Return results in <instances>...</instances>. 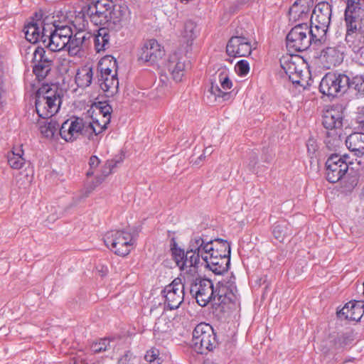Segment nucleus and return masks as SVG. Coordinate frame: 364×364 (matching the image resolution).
Here are the masks:
<instances>
[{"instance_id":"37","label":"nucleus","mask_w":364,"mask_h":364,"mask_svg":"<svg viewBox=\"0 0 364 364\" xmlns=\"http://www.w3.org/2000/svg\"><path fill=\"white\" fill-rule=\"evenodd\" d=\"M40 25L41 23L31 22L26 25L23 28L25 37L28 41L36 43L38 41H41L42 31Z\"/></svg>"},{"instance_id":"11","label":"nucleus","mask_w":364,"mask_h":364,"mask_svg":"<svg viewBox=\"0 0 364 364\" xmlns=\"http://www.w3.org/2000/svg\"><path fill=\"white\" fill-rule=\"evenodd\" d=\"M350 157L347 154L343 156L332 154L326 162V178L330 183H334L348 177Z\"/></svg>"},{"instance_id":"13","label":"nucleus","mask_w":364,"mask_h":364,"mask_svg":"<svg viewBox=\"0 0 364 364\" xmlns=\"http://www.w3.org/2000/svg\"><path fill=\"white\" fill-rule=\"evenodd\" d=\"M234 279V277H230L228 281L223 279L217 284L212 299L215 304L235 305L238 302L239 296Z\"/></svg>"},{"instance_id":"40","label":"nucleus","mask_w":364,"mask_h":364,"mask_svg":"<svg viewBox=\"0 0 364 364\" xmlns=\"http://www.w3.org/2000/svg\"><path fill=\"white\" fill-rule=\"evenodd\" d=\"M272 234L276 240L283 242L286 237L291 234L289 224L286 221L276 223L273 226Z\"/></svg>"},{"instance_id":"57","label":"nucleus","mask_w":364,"mask_h":364,"mask_svg":"<svg viewBox=\"0 0 364 364\" xmlns=\"http://www.w3.org/2000/svg\"><path fill=\"white\" fill-rule=\"evenodd\" d=\"M307 149L309 153H314L316 150V142L314 139H309L306 144Z\"/></svg>"},{"instance_id":"48","label":"nucleus","mask_w":364,"mask_h":364,"mask_svg":"<svg viewBox=\"0 0 364 364\" xmlns=\"http://www.w3.org/2000/svg\"><path fill=\"white\" fill-rule=\"evenodd\" d=\"M360 33L346 31L345 42L353 50L359 48L360 41L358 36Z\"/></svg>"},{"instance_id":"24","label":"nucleus","mask_w":364,"mask_h":364,"mask_svg":"<svg viewBox=\"0 0 364 364\" xmlns=\"http://www.w3.org/2000/svg\"><path fill=\"white\" fill-rule=\"evenodd\" d=\"M364 314V301H353L347 303L337 312L341 318L349 321H359Z\"/></svg>"},{"instance_id":"46","label":"nucleus","mask_w":364,"mask_h":364,"mask_svg":"<svg viewBox=\"0 0 364 364\" xmlns=\"http://www.w3.org/2000/svg\"><path fill=\"white\" fill-rule=\"evenodd\" d=\"M96 107L99 109L100 114H102L105 124H109L111 119L112 107L106 102H99Z\"/></svg>"},{"instance_id":"16","label":"nucleus","mask_w":364,"mask_h":364,"mask_svg":"<svg viewBox=\"0 0 364 364\" xmlns=\"http://www.w3.org/2000/svg\"><path fill=\"white\" fill-rule=\"evenodd\" d=\"M252 47L249 38L236 31V35L232 36L226 46V53L231 57H245L251 54Z\"/></svg>"},{"instance_id":"49","label":"nucleus","mask_w":364,"mask_h":364,"mask_svg":"<svg viewBox=\"0 0 364 364\" xmlns=\"http://www.w3.org/2000/svg\"><path fill=\"white\" fill-rule=\"evenodd\" d=\"M346 31L360 33L363 25L361 19L344 18Z\"/></svg>"},{"instance_id":"44","label":"nucleus","mask_w":364,"mask_h":364,"mask_svg":"<svg viewBox=\"0 0 364 364\" xmlns=\"http://www.w3.org/2000/svg\"><path fill=\"white\" fill-rule=\"evenodd\" d=\"M53 65L33 63V73L39 80H43L49 73Z\"/></svg>"},{"instance_id":"61","label":"nucleus","mask_w":364,"mask_h":364,"mask_svg":"<svg viewBox=\"0 0 364 364\" xmlns=\"http://www.w3.org/2000/svg\"><path fill=\"white\" fill-rule=\"evenodd\" d=\"M235 11H236V9H233L232 7H230V12L234 13V12H235Z\"/></svg>"},{"instance_id":"34","label":"nucleus","mask_w":364,"mask_h":364,"mask_svg":"<svg viewBox=\"0 0 364 364\" xmlns=\"http://www.w3.org/2000/svg\"><path fill=\"white\" fill-rule=\"evenodd\" d=\"M205 266L216 274H222L227 272L230 264V256H225L210 259L204 262Z\"/></svg>"},{"instance_id":"52","label":"nucleus","mask_w":364,"mask_h":364,"mask_svg":"<svg viewBox=\"0 0 364 364\" xmlns=\"http://www.w3.org/2000/svg\"><path fill=\"white\" fill-rule=\"evenodd\" d=\"M235 70L240 76L246 75L250 71V65L247 60H241L235 65Z\"/></svg>"},{"instance_id":"59","label":"nucleus","mask_w":364,"mask_h":364,"mask_svg":"<svg viewBox=\"0 0 364 364\" xmlns=\"http://www.w3.org/2000/svg\"><path fill=\"white\" fill-rule=\"evenodd\" d=\"M358 183V178L356 177H352L350 182L348 186H346L348 189L353 188Z\"/></svg>"},{"instance_id":"17","label":"nucleus","mask_w":364,"mask_h":364,"mask_svg":"<svg viewBox=\"0 0 364 364\" xmlns=\"http://www.w3.org/2000/svg\"><path fill=\"white\" fill-rule=\"evenodd\" d=\"M59 134L66 141H73L80 135H86L85 121L80 117H72L65 121L59 129Z\"/></svg>"},{"instance_id":"25","label":"nucleus","mask_w":364,"mask_h":364,"mask_svg":"<svg viewBox=\"0 0 364 364\" xmlns=\"http://www.w3.org/2000/svg\"><path fill=\"white\" fill-rule=\"evenodd\" d=\"M209 245L210 240L207 236L194 233L190 239L188 247L198 254L203 261L205 262L208 259Z\"/></svg>"},{"instance_id":"20","label":"nucleus","mask_w":364,"mask_h":364,"mask_svg":"<svg viewBox=\"0 0 364 364\" xmlns=\"http://www.w3.org/2000/svg\"><path fill=\"white\" fill-rule=\"evenodd\" d=\"M92 33L87 32H76L70 36V41L66 46V50L70 56L80 55L84 49L87 48L90 43Z\"/></svg>"},{"instance_id":"14","label":"nucleus","mask_w":364,"mask_h":364,"mask_svg":"<svg viewBox=\"0 0 364 364\" xmlns=\"http://www.w3.org/2000/svg\"><path fill=\"white\" fill-rule=\"evenodd\" d=\"M161 293L165 299V306L170 310L177 309L184 299V284L181 279L176 278L166 286Z\"/></svg>"},{"instance_id":"51","label":"nucleus","mask_w":364,"mask_h":364,"mask_svg":"<svg viewBox=\"0 0 364 364\" xmlns=\"http://www.w3.org/2000/svg\"><path fill=\"white\" fill-rule=\"evenodd\" d=\"M107 61H109V63H112V61H113L112 62L113 66L114 67L116 66V63H117L116 60H113V58L109 59V58H104L102 60V62H101L100 64V75H103V76L113 75L114 72L112 71V70L109 67L105 66V64L106 63Z\"/></svg>"},{"instance_id":"21","label":"nucleus","mask_w":364,"mask_h":364,"mask_svg":"<svg viewBox=\"0 0 364 364\" xmlns=\"http://www.w3.org/2000/svg\"><path fill=\"white\" fill-rule=\"evenodd\" d=\"M292 55L291 54L289 57L282 59L280 60L281 67L293 84L301 85V80H303V70L301 65L295 60L300 62V60L297 58L294 59Z\"/></svg>"},{"instance_id":"31","label":"nucleus","mask_w":364,"mask_h":364,"mask_svg":"<svg viewBox=\"0 0 364 364\" xmlns=\"http://www.w3.org/2000/svg\"><path fill=\"white\" fill-rule=\"evenodd\" d=\"M108 124H105L104 120L99 122L98 119L92 120V122H85V127L86 135L90 140H92L95 143H98L100 139L98 135L107 129Z\"/></svg>"},{"instance_id":"30","label":"nucleus","mask_w":364,"mask_h":364,"mask_svg":"<svg viewBox=\"0 0 364 364\" xmlns=\"http://www.w3.org/2000/svg\"><path fill=\"white\" fill-rule=\"evenodd\" d=\"M198 33V31L196 23L191 20L186 21L181 36V42L186 44L184 48L186 53L191 50L193 43L196 38Z\"/></svg>"},{"instance_id":"23","label":"nucleus","mask_w":364,"mask_h":364,"mask_svg":"<svg viewBox=\"0 0 364 364\" xmlns=\"http://www.w3.org/2000/svg\"><path fill=\"white\" fill-rule=\"evenodd\" d=\"M314 6V0H296L289 9V19L294 21L309 19Z\"/></svg>"},{"instance_id":"60","label":"nucleus","mask_w":364,"mask_h":364,"mask_svg":"<svg viewBox=\"0 0 364 364\" xmlns=\"http://www.w3.org/2000/svg\"><path fill=\"white\" fill-rule=\"evenodd\" d=\"M128 361V357L127 355H125L119 360L118 364H129Z\"/></svg>"},{"instance_id":"3","label":"nucleus","mask_w":364,"mask_h":364,"mask_svg":"<svg viewBox=\"0 0 364 364\" xmlns=\"http://www.w3.org/2000/svg\"><path fill=\"white\" fill-rule=\"evenodd\" d=\"M61 103V91L55 84H44L36 93V110L42 119H47L55 114Z\"/></svg>"},{"instance_id":"39","label":"nucleus","mask_w":364,"mask_h":364,"mask_svg":"<svg viewBox=\"0 0 364 364\" xmlns=\"http://www.w3.org/2000/svg\"><path fill=\"white\" fill-rule=\"evenodd\" d=\"M23 150L21 146L18 148H14L8 153L7 161L9 166L14 169H20L25 164V159L23 158Z\"/></svg>"},{"instance_id":"43","label":"nucleus","mask_w":364,"mask_h":364,"mask_svg":"<svg viewBox=\"0 0 364 364\" xmlns=\"http://www.w3.org/2000/svg\"><path fill=\"white\" fill-rule=\"evenodd\" d=\"M210 244L215 250H223L224 255L230 256V245L227 240L220 238L210 240Z\"/></svg>"},{"instance_id":"27","label":"nucleus","mask_w":364,"mask_h":364,"mask_svg":"<svg viewBox=\"0 0 364 364\" xmlns=\"http://www.w3.org/2000/svg\"><path fill=\"white\" fill-rule=\"evenodd\" d=\"M348 149L354 156H364V133L353 132L348 136L345 141Z\"/></svg>"},{"instance_id":"18","label":"nucleus","mask_w":364,"mask_h":364,"mask_svg":"<svg viewBox=\"0 0 364 364\" xmlns=\"http://www.w3.org/2000/svg\"><path fill=\"white\" fill-rule=\"evenodd\" d=\"M165 55V50L156 40L150 39L144 43L139 53V60L151 65L157 63Z\"/></svg>"},{"instance_id":"19","label":"nucleus","mask_w":364,"mask_h":364,"mask_svg":"<svg viewBox=\"0 0 364 364\" xmlns=\"http://www.w3.org/2000/svg\"><path fill=\"white\" fill-rule=\"evenodd\" d=\"M344 48L341 45L327 46L320 54L319 60L323 68L331 69L339 65L343 60Z\"/></svg>"},{"instance_id":"63","label":"nucleus","mask_w":364,"mask_h":364,"mask_svg":"<svg viewBox=\"0 0 364 364\" xmlns=\"http://www.w3.org/2000/svg\"><path fill=\"white\" fill-rule=\"evenodd\" d=\"M363 1H364V0H363Z\"/></svg>"},{"instance_id":"9","label":"nucleus","mask_w":364,"mask_h":364,"mask_svg":"<svg viewBox=\"0 0 364 364\" xmlns=\"http://www.w3.org/2000/svg\"><path fill=\"white\" fill-rule=\"evenodd\" d=\"M349 87L348 76L343 73H326L319 84L320 92L328 98L344 93Z\"/></svg>"},{"instance_id":"36","label":"nucleus","mask_w":364,"mask_h":364,"mask_svg":"<svg viewBox=\"0 0 364 364\" xmlns=\"http://www.w3.org/2000/svg\"><path fill=\"white\" fill-rule=\"evenodd\" d=\"M328 26L321 23H311V26L309 27V35L311 36V42L317 43L324 41Z\"/></svg>"},{"instance_id":"47","label":"nucleus","mask_w":364,"mask_h":364,"mask_svg":"<svg viewBox=\"0 0 364 364\" xmlns=\"http://www.w3.org/2000/svg\"><path fill=\"white\" fill-rule=\"evenodd\" d=\"M144 359L148 364H161L162 362V359L159 356V350L156 348H151L147 350Z\"/></svg>"},{"instance_id":"50","label":"nucleus","mask_w":364,"mask_h":364,"mask_svg":"<svg viewBox=\"0 0 364 364\" xmlns=\"http://www.w3.org/2000/svg\"><path fill=\"white\" fill-rule=\"evenodd\" d=\"M117 166V162L114 161H107L105 164L104 168L102 170V176L97 177V185L100 184L104 180L105 178L109 176L112 169Z\"/></svg>"},{"instance_id":"28","label":"nucleus","mask_w":364,"mask_h":364,"mask_svg":"<svg viewBox=\"0 0 364 364\" xmlns=\"http://www.w3.org/2000/svg\"><path fill=\"white\" fill-rule=\"evenodd\" d=\"M98 84L106 96H114L118 92L119 88V80L117 78V70H115L114 71L113 75H99Z\"/></svg>"},{"instance_id":"10","label":"nucleus","mask_w":364,"mask_h":364,"mask_svg":"<svg viewBox=\"0 0 364 364\" xmlns=\"http://www.w3.org/2000/svg\"><path fill=\"white\" fill-rule=\"evenodd\" d=\"M311 43L307 23H299L295 26L286 37L287 48L291 55L307 50Z\"/></svg>"},{"instance_id":"56","label":"nucleus","mask_w":364,"mask_h":364,"mask_svg":"<svg viewBox=\"0 0 364 364\" xmlns=\"http://www.w3.org/2000/svg\"><path fill=\"white\" fill-rule=\"evenodd\" d=\"M100 161L96 156H92L89 160V165L90 168H95L98 166Z\"/></svg>"},{"instance_id":"38","label":"nucleus","mask_w":364,"mask_h":364,"mask_svg":"<svg viewBox=\"0 0 364 364\" xmlns=\"http://www.w3.org/2000/svg\"><path fill=\"white\" fill-rule=\"evenodd\" d=\"M86 9L87 7H85L82 10L75 12V15L71 16L70 21L76 32L85 33V31L88 27V21L86 18Z\"/></svg>"},{"instance_id":"15","label":"nucleus","mask_w":364,"mask_h":364,"mask_svg":"<svg viewBox=\"0 0 364 364\" xmlns=\"http://www.w3.org/2000/svg\"><path fill=\"white\" fill-rule=\"evenodd\" d=\"M190 292L200 306H205L212 301L214 287L210 279L199 277L191 284Z\"/></svg>"},{"instance_id":"33","label":"nucleus","mask_w":364,"mask_h":364,"mask_svg":"<svg viewBox=\"0 0 364 364\" xmlns=\"http://www.w3.org/2000/svg\"><path fill=\"white\" fill-rule=\"evenodd\" d=\"M93 75V68L86 65L77 69L75 80L79 87L86 88L92 84Z\"/></svg>"},{"instance_id":"1","label":"nucleus","mask_w":364,"mask_h":364,"mask_svg":"<svg viewBox=\"0 0 364 364\" xmlns=\"http://www.w3.org/2000/svg\"><path fill=\"white\" fill-rule=\"evenodd\" d=\"M86 12L95 25L107 26L115 31L127 27L131 21L129 8L113 0H93L87 5Z\"/></svg>"},{"instance_id":"55","label":"nucleus","mask_w":364,"mask_h":364,"mask_svg":"<svg viewBox=\"0 0 364 364\" xmlns=\"http://www.w3.org/2000/svg\"><path fill=\"white\" fill-rule=\"evenodd\" d=\"M250 164L249 165L252 167H255L258 161V154L255 151H252L249 155Z\"/></svg>"},{"instance_id":"22","label":"nucleus","mask_w":364,"mask_h":364,"mask_svg":"<svg viewBox=\"0 0 364 364\" xmlns=\"http://www.w3.org/2000/svg\"><path fill=\"white\" fill-rule=\"evenodd\" d=\"M166 67L173 80L181 81L186 69L185 56L179 52L173 53L168 57Z\"/></svg>"},{"instance_id":"7","label":"nucleus","mask_w":364,"mask_h":364,"mask_svg":"<svg viewBox=\"0 0 364 364\" xmlns=\"http://www.w3.org/2000/svg\"><path fill=\"white\" fill-rule=\"evenodd\" d=\"M193 348L200 354L213 350L218 345L213 327L206 323L198 324L193 331Z\"/></svg>"},{"instance_id":"6","label":"nucleus","mask_w":364,"mask_h":364,"mask_svg":"<svg viewBox=\"0 0 364 364\" xmlns=\"http://www.w3.org/2000/svg\"><path fill=\"white\" fill-rule=\"evenodd\" d=\"M53 27L49 34L46 28H43L41 41L50 51L58 52L66 48L73 31L68 25H53Z\"/></svg>"},{"instance_id":"12","label":"nucleus","mask_w":364,"mask_h":364,"mask_svg":"<svg viewBox=\"0 0 364 364\" xmlns=\"http://www.w3.org/2000/svg\"><path fill=\"white\" fill-rule=\"evenodd\" d=\"M232 86L228 74L225 70H218L210 79V93L214 96L215 100L220 102L228 101L232 97V92H227Z\"/></svg>"},{"instance_id":"45","label":"nucleus","mask_w":364,"mask_h":364,"mask_svg":"<svg viewBox=\"0 0 364 364\" xmlns=\"http://www.w3.org/2000/svg\"><path fill=\"white\" fill-rule=\"evenodd\" d=\"M111 341L109 338H102L99 341L95 342L91 346V350L94 353H100L107 351L112 348L110 345Z\"/></svg>"},{"instance_id":"5","label":"nucleus","mask_w":364,"mask_h":364,"mask_svg":"<svg viewBox=\"0 0 364 364\" xmlns=\"http://www.w3.org/2000/svg\"><path fill=\"white\" fill-rule=\"evenodd\" d=\"M170 250L176 266L184 273L195 276L198 273L200 257L188 247L185 252L178 246L175 238H172L170 244Z\"/></svg>"},{"instance_id":"29","label":"nucleus","mask_w":364,"mask_h":364,"mask_svg":"<svg viewBox=\"0 0 364 364\" xmlns=\"http://www.w3.org/2000/svg\"><path fill=\"white\" fill-rule=\"evenodd\" d=\"M108 27H102L97 30V33L92 34L95 50L97 53L105 51L111 46L110 33Z\"/></svg>"},{"instance_id":"42","label":"nucleus","mask_w":364,"mask_h":364,"mask_svg":"<svg viewBox=\"0 0 364 364\" xmlns=\"http://www.w3.org/2000/svg\"><path fill=\"white\" fill-rule=\"evenodd\" d=\"M349 87L357 92L359 96H364V73L357 75L351 78L348 76Z\"/></svg>"},{"instance_id":"62","label":"nucleus","mask_w":364,"mask_h":364,"mask_svg":"<svg viewBox=\"0 0 364 364\" xmlns=\"http://www.w3.org/2000/svg\"><path fill=\"white\" fill-rule=\"evenodd\" d=\"M87 176H92V175H93V172H92V171H87Z\"/></svg>"},{"instance_id":"32","label":"nucleus","mask_w":364,"mask_h":364,"mask_svg":"<svg viewBox=\"0 0 364 364\" xmlns=\"http://www.w3.org/2000/svg\"><path fill=\"white\" fill-rule=\"evenodd\" d=\"M33 48V46H29L26 49V54L32 53L33 63L53 65V56L51 53H47L43 48L40 46Z\"/></svg>"},{"instance_id":"54","label":"nucleus","mask_w":364,"mask_h":364,"mask_svg":"<svg viewBox=\"0 0 364 364\" xmlns=\"http://www.w3.org/2000/svg\"><path fill=\"white\" fill-rule=\"evenodd\" d=\"M356 122L361 129H364V107L360 108L357 113Z\"/></svg>"},{"instance_id":"58","label":"nucleus","mask_w":364,"mask_h":364,"mask_svg":"<svg viewBox=\"0 0 364 364\" xmlns=\"http://www.w3.org/2000/svg\"><path fill=\"white\" fill-rule=\"evenodd\" d=\"M212 152L213 149L211 146L206 147L203 151V154H201L198 159L201 160L202 159L205 158L206 155H210Z\"/></svg>"},{"instance_id":"2","label":"nucleus","mask_w":364,"mask_h":364,"mask_svg":"<svg viewBox=\"0 0 364 364\" xmlns=\"http://www.w3.org/2000/svg\"><path fill=\"white\" fill-rule=\"evenodd\" d=\"M86 12L95 25L107 26L115 31L127 27L131 21L129 8L113 0H93L87 5Z\"/></svg>"},{"instance_id":"53","label":"nucleus","mask_w":364,"mask_h":364,"mask_svg":"<svg viewBox=\"0 0 364 364\" xmlns=\"http://www.w3.org/2000/svg\"><path fill=\"white\" fill-rule=\"evenodd\" d=\"M210 246L208 247V257H207V261L208 260H210V259H213V257H214V258H218V257H225V255H223V250H215L213 247H211V245L210 244L209 245Z\"/></svg>"},{"instance_id":"8","label":"nucleus","mask_w":364,"mask_h":364,"mask_svg":"<svg viewBox=\"0 0 364 364\" xmlns=\"http://www.w3.org/2000/svg\"><path fill=\"white\" fill-rule=\"evenodd\" d=\"M104 242L115 255L124 257L132 249L134 239L132 233L127 230H111L105 235Z\"/></svg>"},{"instance_id":"26","label":"nucleus","mask_w":364,"mask_h":364,"mask_svg":"<svg viewBox=\"0 0 364 364\" xmlns=\"http://www.w3.org/2000/svg\"><path fill=\"white\" fill-rule=\"evenodd\" d=\"M332 6L326 1L319 2L314 6L311 14V23H321L330 25L331 18Z\"/></svg>"},{"instance_id":"41","label":"nucleus","mask_w":364,"mask_h":364,"mask_svg":"<svg viewBox=\"0 0 364 364\" xmlns=\"http://www.w3.org/2000/svg\"><path fill=\"white\" fill-rule=\"evenodd\" d=\"M39 129L44 136L52 138L60 128L58 122L51 119L49 122H43V124H39Z\"/></svg>"},{"instance_id":"35","label":"nucleus","mask_w":364,"mask_h":364,"mask_svg":"<svg viewBox=\"0 0 364 364\" xmlns=\"http://www.w3.org/2000/svg\"><path fill=\"white\" fill-rule=\"evenodd\" d=\"M346 7L344 18L361 19L364 9L362 8L360 0H346Z\"/></svg>"},{"instance_id":"4","label":"nucleus","mask_w":364,"mask_h":364,"mask_svg":"<svg viewBox=\"0 0 364 364\" xmlns=\"http://www.w3.org/2000/svg\"><path fill=\"white\" fill-rule=\"evenodd\" d=\"M343 113L341 107H332L324 112L322 124L326 129L333 131L327 132L325 143L329 149H335L339 147L342 143L341 134L337 130L343 127Z\"/></svg>"}]
</instances>
